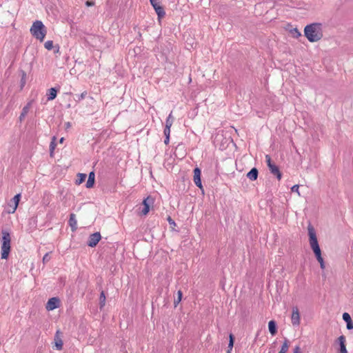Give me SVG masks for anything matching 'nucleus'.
<instances>
[{"label":"nucleus","mask_w":353,"mask_h":353,"mask_svg":"<svg viewBox=\"0 0 353 353\" xmlns=\"http://www.w3.org/2000/svg\"><path fill=\"white\" fill-rule=\"evenodd\" d=\"M310 248H312L318 262L320 263L321 268H325V263L323 258L321 255V250L320 249L316 234L314 230L310 228Z\"/></svg>","instance_id":"f257e3e1"},{"label":"nucleus","mask_w":353,"mask_h":353,"mask_svg":"<svg viewBox=\"0 0 353 353\" xmlns=\"http://www.w3.org/2000/svg\"><path fill=\"white\" fill-rule=\"evenodd\" d=\"M31 34L37 40L43 41L47 34V29L41 21L37 20L33 22L30 29Z\"/></svg>","instance_id":"f03ea898"},{"label":"nucleus","mask_w":353,"mask_h":353,"mask_svg":"<svg viewBox=\"0 0 353 353\" xmlns=\"http://www.w3.org/2000/svg\"><path fill=\"white\" fill-rule=\"evenodd\" d=\"M11 238L9 232L3 231L2 232V244L1 248V259H7L10 251Z\"/></svg>","instance_id":"7ed1b4c3"},{"label":"nucleus","mask_w":353,"mask_h":353,"mask_svg":"<svg viewBox=\"0 0 353 353\" xmlns=\"http://www.w3.org/2000/svg\"><path fill=\"white\" fill-rule=\"evenodd\" d=\"M323 37V30L321 23L310 24V42H316Z\"/></svg>","instance_id":"20e7f679"},{"label":"nucleus","mask_w":353,"mask_h":353,"mask_svg":"<svg viewBox=\"0 0 353 353\" xmlns=\"http://www.w3.org/2000/svg\"><path fill=\"white\" fill-rule=\"evenodd\" d=\"M154 202V199L152 196H147L142 202L143 208L141 212V214L143 216L147 215L150 212V205H152Z\"/></svg>","instance_id":"39448f33"},{"label":"nucleus","mask_w":353,"mask_h":353,"mask_svg":"<svg viewBox=\"0 0 353 353\" xmlns=\"http://www.w3.org/2000/svg\"><path fill=\"white\" fill-rule=\"evenodd\" d=\"M101 239V234L99 232H95L89 236L88 245L91 248L95 247Z\"/></svg>","instance_id":"423d86ee"},{"label":"nucleus","mask_w":353,"mask_h":353,"mask_svg":"<svg viewBox=\"0 0 353 353\" xmlns=\"http://www.w3.org/2000/svg\"><path fill=\"white\" fill-rule=\"evenodd\" d=\"M60 301L57 297H52L48 300L46 304V310H53L59 307Z\"/></svg>","instance_id":"0eeeda50"},{"label":"nucleus","mask_w":353,"mask_h":353,"mask_svg":"<svg viewBox=\"0 0 353 353\" xmlns=\"http://www.w3.org/2000/svg\"><path fill=\"white\" fill-rule=\"evenodd\" d=\"M201 172L199 168H196L194 170V182L195 185L199 188H202V183L201 180Z\"/></svg>","instance_id":"6e6552de"},{"label":"nucleus","mask_w":353,"mask_h":353,"mask_svg":"<svg viewBox=\"0 0 353 353\" xmlns=\"http://www.w3.org/2000/svg\"><path fill=\"white\" fill-rule=\"evenodd\" d=\"M292 323L294 325H298L300 323V316L299 310L297 307H294L292 310V314L291 316Z\"/></svg>","instance_id":"1a4fd4ad"},{"label":"nucleus","mask_w":353,"mask_h":353,"mask_svg":"<svg viewBox=\"0 0 353 353\" xmlns=\"http://www.w3.org/2000/svg\"><path fill=\"white\" fill-rule=\"evenodd\" d=\"M343 319L346 323L347 329L350 330L353 329V321L351 319L350 315L345 312L343 314Z\"/></svg>","instance_id":"9d476101"},{"label":"nucleus","mask_w":353,"mask_h":353,"mask_svg":"<svg viewBox=\"0 0 353 353\" xmlns=\"http://www.w3.org/2000/svg\"><path fill=\"white\" fill-rule=\"evenodd\" d=\"M338 342L340 346V352L339 353H347L346 347H345V337L343 335L340 336L338 338Z\"/></svg>","instance_id":"9b49d317"},{"label":"nucleus","mask_w":353,"mask_h":353,"mask_svg":"<svg viewBox=\"0 0 353 353\" xmlns=\"http://www.w3.org/2000/svg\"><path fill=\"white\" fill-rule=\"evenodd\" d=\"M158 16L159 21L161 20L163 17L165 15V12L162 6H161L159 4L157 6L154 5L152 6Z\"/></svg>","instance_id":"f8f14e48"},{"label":"nucleus","mask_w":353,"mask_h":353,"mask_svg":"<svg viewBox=\"0 0 353 353\" xmlns=\"http://www.w3.org/2000/svg\"><path fill=\"white\" fill-rule=\"evenodd\" d=\"M269 169H270V170L272 174H273L274 175L276 176V178L279 180H281V173L279 171V168L276 165L273 164L272 165L269 167Z\"/></svg>","instance_id":"ddd939ff"},{"label":"nucleus","mask_w":353,"mask_h":353,"mask_svg":"<svg viewBox=\"0 0 353 353\" xmlns=\"http://www.w3.org/2000/svg\"><path fill=\"white\" fill-rule=\"evenodd\" d=\"M20 199H21V194H17L13 197V199H12V201L13 202L14 205H13L12 211H10V213H14L17 210L18 205H19V203L20 201Z\"/></svg>","instance_id":"4468645a"},{"label":"nucleus","mask_w":353,"mask_h":353,"mask_svg":"<svg viewBox=\"0 0 353 353\" xmlns=\"http://www.w3.org/2000/svg\"><path fill=\"white\" fill-rule=\"evenodd\" d=\"M69 225L71 227L72 231H74L77 230V221L76 219V216H75L74 214H71L70 215Z\"/></svg>","instance_id":"2eb2a0df"},{"label":"nucleus","mask_w":353,"mask_h":353,"mask_svg":"<svg viewBox=\"0 0 353 353\" xmlns=\"http://www.w3.org/2000/svg\"><path fill=\"white\" fill-rule=\"evenodd\" d=\"M286 30H288L291 36L294 38H298L301 36L300 32L296 28H293L290 25H288Z\"/></svg>","instance_id":"dca6fc26"},{"label":"nucleus","mask_w":353,"mask_h":353,"mask_svg":"<svg viewBox=\"0 0 353 353\" xmlns=\"http://www.w3.org/2000/svg\"><path fill=\"white\" fill-rule=\"evenodd\" d=\"M258 176V170L256 168H253L248 174L247 177L251 180L254 181L257 179Z\"/></svg>","instance_id":"f3484780"},{"label":"nucleus","mask_w":353,"mask_h":353,"mask_svg":"<svg viewBox=\"0 0 353 353\" xmlns=\"http://www.w3.org/2000/svg\"><path fill=\"white\" fill-rule=\"evenodd\" d=\"M268 329L272 334V336H274L277 332L276 325L274 321H270L268 323Z\"/></svg>","instance_id":"a211bd4d"},{"label":"nucleus","mask_w":353,"mask_h":353,"mask_svg":"<svg viewBox=\"0 0 353 353\" xmlns=\"http://www.w3.org/2000/svg\"><path fill=\"white\" fill-rule=\"evenodd\" d=\"M59 332V331L57 332V334H56V336L54 338V341H55L56 348L59 350H61L63 348V341H62L61 339L60 338V336H58Z\"/></svg>","instance_id":"6ab92c4d"},{"label":"nucleus","mask_w":353,"mask_h":353,"mask_svg":"<svg viewBox=\"0 0 353 353\" xmlns=\"http://www.w3.org/2000/svg\"><path fill=\"white\" fill-rule=\"evenodd\" d=\"M94 183V173L93 172H91L89 174L88 179L86 183V187L88 188H92Z\"/></svg>","instance_id":"aec40b11"},{"label":"nucleus","mask_w":353,"mask_h":353,"mask_svg":"<svg viewBox=\"0 0 353 353\" xmlns=\"http://www.w3.org/2000/svg\"><path fill=\"white\" fill-rule=\"evenodd\" d=\"M290 345V341L287 339H285V340L282 344L281 348L280 351L279 352V353H286L289 350Z\"/></svg>","instance_id":"412c9836"},{"label":"nucleus","mask_w":353,"mask_h":353,"mask_svg":"<svg viewBox=\"0 0 353 353\" xmlns=\"http://www.w3.org/2000/svg\"><path fill=\"white\" fill-rule=\"evenodd\" d=\"M183 293L181 290H178L176 296L174 299V306L176 307L181 301Z\"/></svg>","instance_id":"4be33fe9"},{"label":"nucleus","mask_w":353,"mask_h":353,"mask_svg":"<svg viewBox=\"0 0 353 353\" xmlns=\"http://www.w3.org/2000/svg\"><path fill=\"white\" fill-rule=\"evenodd\" d=\"M57 90L55 88H50L48 90V100L52 101V100L54 99L57 97Z\"/></svg>","instance_id":"5701e85b"},{"label":"nucleus","mask_w":353,"mask_h":353,"mask_svg":"<svg viewBox=\"0 0 353 353\" xmlns=\"http://www.w3.org/2000/svg\"><path fill=\"white\" fill-rule=\"evenodd\" d=\"M57 146L56 137H54L50 144V155L51 157H54V150Z\"/></svg>","instance_id":"b1692460"},{"label":"nucleus","mask_w":353,"mask_h":353,"mask_svg":"<svg viewBox=\"0 0 353 353\" xmlns=\"http://www.w3.org/2000/svg\"><path fill=\"white\" fill-rule=\"evenodd\" d=\"M105 305V292L102 290L99 297L100 309H102Z\"/></svg>","instance_id":"393cba45"},{"label":"nucleus","mask_w":353,"mask_h":353,"mask_svg":"<svg viewBox=\"0 0 353 353\" xmlns=\"http://www.w3.org/2000/svg\"><path fill=\"white\" fill-rule=\"evenodd\" d=\"M229 344H228V350L227 353H232V350L234 346V337L232 334H230L229 335Z\"/></svg>","instance_id":"a878e982"},{"label":"nucleus","mask_w":353,"mask_h":353,"mask_svg":"<svg viewBox=\"0 0 353 353\" xmlns=\"http://www.w3.org/2000/svg\"><path fill=\"white\" fill-rule=\"evenodd\" d=\"M172 123H173V118H172V112H171L169 114V116L168 117V118L166 119L165 128H171L172 125Z\"/></svg>","instance_id":"bb28decb"},{"label":"nucleus","mask_w":353,"mask_h":353,"mask_svg":"<svg viewBox=\"0 0 353 353\" xmlns=\"http://www.w3.org/2000/svg\"><path fill=\"white\" fill-rule=\"evenodd\" d=\"M78 177H79V179H78V181H77V183L81 184V183H83L85 181V179L86 178V174L80 173L78 174Z\"/></svg>","instance_id":"cd10ccee"},{"label":"nucleus","mask_w":353,"mask_h":353,"mask_svg":"<svg viewBox=\"0 0 353 353\" xmlns=\"http://www.w3.org/2000/svg\"><path fill=\"white\" fill-rule=\"evenodd\" d=\"M44 47L48 50H50L53 48V41H47L44 43Z\"/></svg>","instance_id":"c85d7f7f"},{"label":"nucleus","mask_w":353,"mask_h":353,"mask_svg":"<svg viewBox=\"0 0 353 353\" xmlns=\"http://www.w3.org/2000/svg\"><path fill=\"white\" fill-rule=\"evenodd\" d=\"M28 112V108L24 107L22 110V112L21 113V115L19 117V119L21 121L25 117V116L27 114Z\"/></svg>","instance_id":"c756f323"},{"label":"nucleus","mask_w":353,"mask_h":353,"mask_svg":"<svg viewBox=\"0 0 353 353\" xmlns=\"http://www.w3.org/2000/svg\"><path fill=\"white\" fill-rule=\"evenodd\" d=\"M265 161L267 163L268 168L273 165V163H272L271 157L268 154L265 155Z\"/></svg>","instance_id":"7c9ffc66"},{"label":"nucleus","mask_w":353,"mask_h":353,"mask_svg":"<svg viewBox=\"0 0 353 353\" xmlns=\"http://www.w3.org/2000/svg\"><path fill=\"white\" fill-rule=\"evenodd\" d=\"M26 74L25 72H23L22 77H21V87L24 86V85L26 84Z\"/></svg>","instance_id":"2f4dec72"},{"label":"nucleus","mask_w":353,"mask_h":353,"mask_svg":"<svg viewBox=\"0 0 353 353\" xmlns=\"http://www.w3.org/2000/svg\"><path fill=\"white\" fill-rule=\"evenodd\" d=\"M170 128H165L163 132L165 137H170Z\"/></svg>","instance_id":"473e14b6"},{"label":"nucleus","mask_w":353,"mask_h":353,"mask_svg":"<svg viewBox=\"0 0 353 353\" xmlns=\"http://www.w3.org/2000/svg\"><path fill=\"white\" fill-rule=\"evenodd\" d=\"M305 36L309 39V25H307L304 28Z\"/></svg>","instance_id":"72a5a7b5"},{"label":"nucleus","mask_w":353,"mask_h":353,"mask_svg":"<svg viewBox=\"0 0 353 353\" xmlns=\"http://www.w3.org/2000/svg\"><path fill=\"white\" fill-rule=\"evenodd\" d=\"M299 186L298 185H294L292 188H291V190L292 192H297L299 194Z\"/></svg>","instance_id":"f704fd0d"},{"label":"nucleus","mask_w":353,"mask_h":353,"mask_svg":"<svg viewBox=\"0 0 353 353\" xmlns=\"http://www.w3.org/2000/svg\"><path fill=\"white\" fill-rule=\"evenodd\" d=\"M150 2L152 6H154V5L157 6L159 4V0H150Z\"/></svg>","instance_id":"c9c22d12"},{"label":"nucleus","mask_w":353,"mask_h":353,"mask_svg":"<svg viewBox=\"0 0 353 353\" xmlns=\"http://www.w3.org/2000/svg\"><path fill=\"white\" fill-rule=\"evenodd\" d=\"M168 221L170 223V225H176L174 221L170 216L168 217Z\"/></svg>","instance_id":"e433bc0d"},{"label":"nucleus","mask_w":353,"mask_h":353,"mask_svg":"<svg viewBox=\"0 0 353 353\" xmlns=\"http://www.w3.org/2000/svg\"><path fill=\"white\" fill-rule=\"evenodd\" d=\"M87 95V92L86 91H84L83 92H82L81 94V95L79 96V100H82Z\"/></svg>","instance_id":"4c0bfd02"},{"label":"nucleus","mask_w":353,"mask_h":353,"mask_svg":"<svg viewBox=\"0 0 353 353\" xmlns=\"http://www.w3.org/2000/svg\"><path fill=\"white\" fill-rule=\"evenodd\" d=\"M294 353H301V349L299 346H296L294 348Z\"/></svg>","instance_id":"58836bf2"},{"label":"nucleus","mask_w":353,"mask_h":353,"mask_svg":"<svg viewBox=\"0 0 353 353\" xmlns=\"http://www.w3.org/2000/svg\"><path fill=\"white\" fill-rule=\"evenodd\" d=\"M170 142V137H165V140H164V143L165 145H168Z\"/></svg>","instance_id":"ea45409f"},{"label":"nucleus","mask_w":353,"mask_h":353,"mask_svg":"<svg viewBox=\"0 0 353 353\" xmlns=\"http://www.w3.org/2000/svg\"><path fill=\"white\" fill-rule=\"evenodd\" d=\"M86 5H87L88 6H93V5H94V3H93V2H91V1H87V2H86Z\"/></svg>","instance_id":"a19ab883"},{"label":"nucleus","mask_w":353,"mask_h":353,"mask_svg":"<svg viewBox=\"0 0 353 353\" xmlns=\"http://www.w3.org/2000/svg\"><path fill=\"white\" fill-rule=\"evenodd\" d=\"M47 258H48V254H46L43 256V261H46V260H47Z\"/></svg>","instance_id":"79ce46f5"},{"label":"nucleus","mask_w":353,"mask_h":353,"mask_svg":"<svg viewBox=\"0 0 353 353\" xmlns=\"http://www.w3.org/2000/svg\"><path fill=\"white\" fill-rule=\"evenodd\" d=\"M66 125H67V127H68V128L70 126V123L69 122H68V123H66Z\"/></svg>","instance_id":"37998d69"},{"label":"nucleus","mask_w":353,"mask_h":353,"mask_svg":"<svg viewBox=\"0 0 353 353\" xmlns=\"http://www.w3.org/2000/svg\"><path fill=\"white\" fill-rule=\"evenodd\" d=\"M63 141V138H61V139H60V143H62Z\"/></svg>","instance_id":"c03bdc74"}]
</instances>
